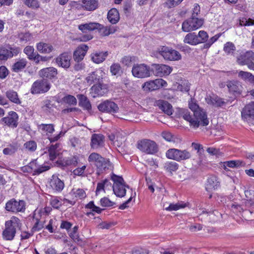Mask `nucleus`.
<instances>
[{"label":"nucleus","mask_w":254,"mask_h":254,"mask_svg":"<svg viewBox=\"0 0 254 254\" xmlns=\"http://www.w3.org/2000/svg\"><path fill=\"white\" fill-rule=\"evenodd\" d=\"M105 137L100 133H94L91 137L90 146L93 149L102 148L104 145Z\"/></svg>","instance_id":"obj_17"},{"label":"nucleus","mask_w":254,"mask_h":254,"mask_svg":"<svg viewBox=\"0 0 254 254\" xmlns=\"http://www.w3.org/2000/svg\"><path fill=\"white\" fill-rule=\"evenodd\" d=\"M112 168L113 167L110 161L103 157V160H101L96 166L97 173L99 175L108 170H112Z\"/></svg>","instance_id":"obj_23"},{"label":"nucleus","mask_w":254,"mask_h":254,"mask_svg":"<svg viewBox=\"0 0 254 254\" xmlns=\"http://www.w3.org/2000/svg\"><path fill=\"white\" fill-rule=\"evenodd\" d=\"M175 90L187 92L190 90V84L187 80H183L181 83L176 82L173 85Z\"/></svg>","instance_id":"obj_36"},{"label":"nucleus","mask_w":254,"mask_h":254,"mask_svg":"<svg viewBox=\"0 0 254 254\" xmlns=\"http://www.w3.org/2000/svg\"><path fill=\"white\" fill-rule=\"evenodd\" d=\"M5 209L6 211L13 213L23 212L25 210V202L22 200L17 201L12 198L6 203Z\"/></svg>","instance_id":"obj_10"},{"label":"nucleus","mask_w":254,"mask_h":254,"mask_svg":"<svg viewBox=\"0 0 254 254\" xmlns=\"http://www.w3.org/2000/svg\"><path fill=\"white\" fill-rule=\"evenodd\" d=\"M24 3L27 6L33 8L39 7L38 0H24Z\"/></svg>","instance_id":"obj_64"},{"label":"nucleus","mask_w":254,"mask_h":254,"mask_svg":"<svg viewBox=\"0 0 254 254\" xmlns=\"http://www.w3.org/2000/svg\"><path fill=\"white\" fill-rule=\"evenodd\" d=\"M198 40L196 33L195 32H190L185 36L183 41L186 44L191 46H195L199 44Z\"/></svg>","instance_id":"obj_31"},{"label":"nucleus","mask_w":254,"mask_h":254,"mask_svg":"<svg viewBox=\"0 0 254 254\" xmlns=\"http://www.w3.org/2000/svg\"><path fill=\"white\" fill-rule=\"evenodd\" d=\"M101 35L103 36H106L109 35L110 34H112L115 32L114 29L108 26H104L101 24L100 28L97 29Z\"/></svg>","instance_id":"obj_50"},{"label":"nucleus","mask_w":254,"mask_h":254,"mask_svg":"<svg viewBox=\"0 0 254 254\" xmlns=\"http://www.w3.org/2000/svg\"><path fill=\"white\" fill-rule=\"evenodd\" d=\"M252 74L251 72L241 70L238 72V77L243 80L249 82Z\"/></svg>","instance_id":"obj_62"},{"label":"nucleus","mask_w":254,"mask_h":254,"mask_svg":"<svg viewBox=\"0 0 254 254\" xmlns=\"http://www.w3.org/2000/svg\"><path fill=\"white\" fill-rule=\"evenodd\" d=\"M57 69L54 67L43 68L39 71V74L41 77L49 79L54 78L57 76Z\"/></svg>","instance_id":"obj_27"},{"label":"nucleus","mask_w":254,"mask_h":254,"mask_svg":"<svg viewBox=\"0 0 254 254\" xmlns=\"http://www.w3.org/2000/svg\"><path fill=\"white\" fill-rule=\"evenodd\" d=\"M98 109L102 112L114 114L118 112L119 108L115 102L107 100L98 106Z\"/></svg>","instance_id":"obj_14"},{"label":"nucleus","mask_w":254,"mask_h":254,"mask_svg":"<svg viewBox=\"0 0 254 254\" xmlns=\"http://www.w3.org/2000/svg\"><path fill=\"white\" fill-rule=\"evenodd\" d=\"M60 145V143H56L54 145H51L49 147L48 152L49 154V158L51 160H55L59 155V150L58 148L59 147Z\"/></svg>","instance_id":"obj_37"},{"label":"nucleus","mask_w":254,"mask_h":254,"mask_svg":"<svg viewBox=\"0 0 254 254\" xmlns=\"http://www.w3.org/2000/svg\"><path fill=\"white\" fill-rule=\"evenodd\" d=\"M103 72L101 70H96L90 73L86 78L87 82L89 84H97L102 82Z\"/></svg>","instance_id":"obj_20"},{"label":"nucleus","mask_w":254,"mask_h":254,"mask_svg":"<svg viewBox=\"0 0 254 254\" xmlns=\"http://www.w3.org/2000/svg\"><path fill=\"white\" fill-rule=\"evenodd\" d=\"M78 226H74L72 231L69 233V235L70 237L73 240V241L77 243L78 244H81L82 243V240L79 238L78 234L77 233Z\"/></svg>","instance_id":"obj_42"},{"label":"nucleus","mask_w":254,"mask_h":254,"mask_svg":"<svg viewBox=\"0 0 254 254\" xmlns=\"http://www.w3.org/2000/svg\"><path fill=\"white\" fill-rule=\"evenodd\" d=\"M49 185L54 191L58 192H61L64 187V181L56 175L52 176Z\"/></svg>","instance_id":"obj_19"},{"label":"nucleus","mask_w":254,"mask_h":254,"mask_svg":"<svg viewBox=\"0 0 254 254\" xmlns=\"http://www.w3.org/2000/svg\"><path fill=\"white\" fill-rule=\"evenodd\" d=\"M55 60L59 66L67 69L70 65L71 56L68 53L64 52L60 54Z\"/></svg>","instance_id":"obj_18"},{"label":"nucleus","mask_w":254,"mask_h":254,"mask_svg":"<svg viewBox=\"0 0 254 254\" xmlns=\"http://www.w3.org/2000/svg\"><path fill=\"white\" fill-rule=\"evenodd\" d=\"M111 180L114 182L113 190L115 194L119 197H123L126 194V188H129L122 177L112 174Z\"/></svg>","instance_id":"obj_3"},{"label":"nucleus","mask_w":254,"mask_h":254,"mask_svg":"<svg viewBox=\"0 0 254 254\" xmlns=\"http://www.w3.org/2000/svg\"><path fill=\"white\" fill-rule=\"evenodd\" d=\"M151 71L150 67L144 64H134L131 70L132 75L138 78L150 77Z\"/></svg>","instance_id":"obj_7"},{"label":"nucleus","mask_w":254,"mask_h":254,"mask_svg":"<svg viewBox=\"0 0 254 254\" xmlns=\"http://www.w3.org/2000/svg\"><path fill=\"white\" fill-rule=\"evenodd\" d=\"M33 218L35 219L36 221L31 230L33 232L38 231L41 230L44 227L43 223L40 221L39 217L38 216H36V213L34 214Z\"/></svg>","instance_id":"obj_54"},{"label":"nucleus","mask_w":254,"mask_h":254,"mask_svg":"<svg viewBox=\"0 0 254 254\" xmlns=\"http://www.w3.org/2000/svg\"><path fill=\"white\" fill-rule=\"evenodd\" d=\"M110 71L112 75H120L123 72L122 67L118 63H114L110 66Z\"/></svg>","instance_id":"obj_53"},{"label":"nucleus","mask_w":254,"mask_h":254,"mask_svg":"<svg viewBox=\"0 0 254 254\" xmlns=\"http://www.w3.org/2000/svg\"><path fill=\"white\" fill-rule=\"evenodd\" d=\"M155 105L162 111L165 114L168 115H171L173 114V107L171 104L168 102L163 100H159L156 101Z\"/></svg>","instance_id":"obj_24"},{"label":"nucleus","mask_w":254,"mask_h":254,"mask_svg":"<svg viewBox=\"0 0 254 254\" xmlns=\"http://www.w3.org/2000/svg\"><path fill=\"white\" fill-rule=\"evenodd\" d=\"M135 60V57L125 56L121 60V62L123 64L127 66H130L132 61Z\"/></svg>","instance_id":"obj_61"},{"label":"nucleus","mask_w":254,"mask_h":254,"mask_svg":"<svg viewBox=\"0 0 254 254\" xmlns=\"http://www.w3.org/2000/svg\"><path fill=\"white\" fill-rule=\"evenodd\" d=\"M35 49L33 46H27L23 50L24 53L26 55L27 58L30 60V58L36 53L34 52Z\"/></svg>","instance_id":"obj_58"},{"label":"nucleus","mask_w":254,"mask_h":254,"mask_svg":"<svg viewBox=\"0 0 254 254\" xmlns=\"http://www.w3.org/2000/svg\"><path fill=\"white\" fill-rule=\"evenodd\" d=\"M137 148L147 154H153L158 151V146L156 142L149 139H143L138 142Z\"/></svg>","instance_id":"obj_8"},{"label":"nucleus","mask_w":254,"mask_h":254,"mask_svg":"<svg viewBox=\"0 0 254 254\" xmlns=\"http://www.w3.org/2000/svg\"><path fill=\"white\" fill-rule=\"evenodd\" d=\"M18 38L21 42L26 43L32 41L33 37L29 32L20 33L18 34Z\"/></svg>","instance_id":"obj_55"},{"label":"nucleus","mask_w":254,"mask_h":254,"mask_svg":"<svg viewBox=\"0 0 254 254\" xmlns=\"http://www.w3.org/2000/svg\"><path fill=\"white\" fill-rule=\"evenodd\" d=\"M186 206V204L182 202H178L177 203H170L168 207L166 208V210L168 211H176L180 208H184Z\"/></svg>","instance_id":"obj_56"},{"label":"nucleus","mask_w":254,"mask_h":254,"mask_svg":"<svg viewBox=\"0 0 254 254\" xmlns=\"http://www.w3.org/2000/svg\"><path fill=\"white\" fill-rule=\"evenodd\" d=\"M178 161L185 160L190 159L191 157L190 153L187 150H179L177 149Z\"/></svg>","instance_id":"obj_48"},{"label":"nucleus","mask_w":254,"mask_h":254,"mask_svg":"<svg viewBox=\"0 0 254 254\" xmlns=\"http://www.w3.org/2000/svg\"><path fill=\"white\" fill-rule=\"evenodd\" d=\"M242 119L248 123L254 125V102H251L243 109Z\"/></svg>","instance_id":"obj_13"},{"label":"nucleus","mask_w":254,"mask_h":254,"mask_svg":"<svg viewBox=\"0 0 254 254\" xmlns=\"http://www.w3.org/2000/svg\"><path fill=\"white\" fill-rule=\"evenodd\" d=\"M103 157L99 154L93 152L89 155L88 158V161L89 163L94 164L96 167L99 162L101 160H103Z\"/></svg>","instance_id":"obj_40"},{"label":"nucleus","mask_w":254,"mask_h":254,"mask_svg":"<svg viewBox=\"0 0 254 254\" xmlns=\"http://www.w3.org/2000/svg\"><path fill=\"white\" fill-rule=\"evenodd\" d=\"M225 166L230 168H239L245 167L246 165V163L241 160H231L224 162Z\"/></svg>","instance_id":"obj_39"},{"label":"nucleus","mask_w":254,"mask_h":254,"mask_svg":"<svg viewBox=\"0 0 254 254\" xmlns=\"http://www.w3.org/2000/svg\"><path fill=\"white\" fill-rule=\"evenodd\" d=\"M21 225L20 220L15 216H12L9 220L5 223V229L2 232V238L6 241L12 240L15 235L17 229H20Z\"/></svg>","instance_id":"obj_2"},{"label":"nucleus","mask_w":254,"mask_h":254,"mask_svg":"<svg viewBox=\"0 0 254 254\" xmlns=\"http://www.w3.org/2000/svg\"><path fill=\"white\" fill-rule=\"evenodd\" d=\"M51 88L48 80L43 78L35 81L31 88V93L33 94H42L47 92Z\"/></svg>","instance_id":"obj_9"},{"label":"nucleus","mask_w":254,"mask_h":254,"mask_svg":"<svg viewBox=\"0 0 254 254\" xmlns=\"http://www.w3.org/2000/svg\"><path fill=\"white\" fill-rule=\"evenodd\" d=\"M108 53L95 52L91 55L92 61L96 64H100L104 61L108 56Z\"/></svg>","instance_id":"obj_32"},{"label":"nucleus","mask_w":254,"mask_h":254,"mask_svg":"<svg viewBox=\"0 0 254 254\" xmlns=\"http://www.w3.org/2000/svg\"><path fill=\"white\" fill-rule=\"evenodd\" d=\"M218 186L219 183L215 176H211L208 178L205 187L207 191H209L212 190H215Z\"/></svg>","instance_id":"obj_35"},{"label":"nucleus","mask_w":254,"mask_h":254,"mask_svg":"<svg viewBox=\"0 0 254 254\" xmlns=\"http://www.w3.org/2000/svg\"><path fill=\"white\" fill-rule=\"evenodd\" d=\"M237 62L239 64L247 65L250 69L254 70V52L247 51L237 58Z\"/></svg>","instance_id":"obj_12"},{"label":"nucleus","mask_w":254,"mask_h":254,"mask_svg":"<svg viewBox=\"0 0 254 254\" xmlns=\"http://www.w3.org/2000/svg\"><path fill=\"white\" fill-rule=\"evenodd\" d=\"M167 158L178 161L177 149L171 148L167 151L166 153Z\"/></svg>","instance_id":"obj_52"},{"label":"nucleus","mask_w":254,"mask_h":254,"mask_svg":"<svg viewBox=\"0 0 254 254\" xmlns=\"http://www.w3.org/2000/svg\"><path fill=\"white\" fill-rule=\"evenodd\" d=\"M208 103L217 107H221L225 104L224 100L218 96L211 97Z\"/></svg>","instance_id":"obj_51"},{"label":"nucleus","mask_w":254,"mask_h":254,"mask_svg":"<svg viewBox=\"0 0 254 254\" xmlns=\"http://www.w3.org/2000/svg\"><path fill=\"white\" fill-rule=\"evenodd\" d=\"M36 48L37 50L42 54H49L54 49L51 44L42 42L37 43Z\"/></svg>","instance_id":"obj_30"},{"label":"nucleus","mask_w":254,"mask_h":254,"mask_svg":"<svg viewBox=\"0 0 254 254\" xmlns=\"http://www.w3.org/2000/svg\"><path fill=\"white\" fill-rule=\"evenodd\" d=\"M108 20L112 24H116L120 19L119 13L117 9L112 8L108 13Z\"/></svg>","instance_id":"obj_34"},{"label":"nucleus","mask_w":254,"mask_h":254,"mask_svg":"<svg viewBox=\"0 0 254 254\" xmlns=\"http://www.w3.org/2000/svg\"><path fill=\"white\" fill-rule=\"evenodd\" d=\"M6 97L12 102L20 104L21 101L18 98V94L16 92L13 90H8L6 92Z\"/></svg>","instance_id":"obj_38"},{"label":"nucleus","mask_w":254,"mask_h":254,"mask_svg":"<svg viewBox=\"0 0 254 254\" xmlns=\"http://www.w3.org/2000/svg\"><path fill=\"white\" fill-rule=\"evenodd\" d=\"M157 79L150 80L144 83L143 88L144 90L153 91L159 89Z\"/></svg>","instance_id":"obj_46"},{"label":"nucleus","mask_w":254,"mask_h":254,"mask_svg":"<svg viewBox=\"0 0 254 254\" xmlns=\"http://www.w3.org/2000/svg\"><path fill=\"white\" fill-rule=\"evenodd\" d=\"M82 2L84 9L88 11H93L98 6V2L96 0H82Z\"/></svg>","instance_id":"obj_33"},{"label":"nucleus","mask_w":254,"mask_h":254,"mask_svg":"<svg viewBox=\"0 0 254 254\" xmlns=\"http://www.w3.org/2000/svg\"><path fill=\"white\" fill-rule=\"evenodd\" d=\"M18 146L17 144L13 143L7 145V147L4 148L3 153L4 155H11L14 154L18 149Z\"/></svg>","instance_id":"obj_45"},{"label":"nucleus","mask_w":254,"mask_h":254,"mask_svg":"<svg viewBox=\"0 0 254 254\" xmlns=\"http://www.w3.org/2000/svg\"><path fill=\"white\" fill-rule=\"evenodd\" d=\"M223 50L228 55H233L236 50V47L232 42H228L224 45Z\"/></svg>","instance_id":"obj_43"},{"label":"nucleus","mask_w":254,"mask_h":254,"mask_svg":"<svg viewBox=\"0 0 254 254\" xmlns=\"http://www.w3.org/2000/svg\"><path fill=\"white\" fill-rule=\"evenodd\" d=\"M157 51L165 60L176 61L182 59V56L178 51L168 47H161Z\"/></svg>","instance_id":"obj_5"},{"label":"nucleus","mask_w":254,"mask_h":254,"mask_svg":"<svg viewBox=\"0 0 254 254\" xmlns=\"http://www.w3.org/2000/svg\"><path fill=\"white\" fill-rule=\"evenodd\" d=\"M115 202L112 201L106 197H104L100 199V204L102 207H111L115 205Z\"/></svg>","instance_id":"obj_59"},{"label":"nucleus","mask_w":254,"mask_h":254,"mask_svg":"<svg viewBox=\"0 0 254 254\" xmlns=\"http://www.w3.org/2000/svg\"><path fill=\"white\" fill-rule=\"evenodd\" d=\"M73 196L76 199H82L86 197V194L84 190L82 189H78L76 190L73 189L71 190Z\"/></svg>","instance_id":"obj_49"},{"label":"nucleus","mask_w":254,"mask_h":254,"mask_svg":"<svg viewBox=\"0 0 254 254\" xmlns=\"http://www.w3.org/2000/svg\"><path fill=\"white\" fill-rule=\"evenodd\" d=\"M152 66L156 75L160 77L169 74L172 71L171 67L165 64H154Z\"/></svg>","instance_id":"obj_22"},{"label":"nucleus","mask_w":254,"mask_h":254,"mask_svg":"<svg viewBox=\"0 0 254 254\" xmlns=\"http://www.w3.org/2000/svg\"><path fill=\"white\" fill-rule=\"evenodd\" d=\"M226 85L230 94L238 95L242 93L243 86L239 81L236 80H228L226 82Z\"/></svg>","instance_id":"obj_16"},{"label":"nucleus","mask_w":254,"mask_h":254,"mask_svg":"<svg viewBox=\"0 0 254 254\" xmlns=\"http://www.w3.org/2000/svg\"><path fill=\"white\" fill-rule=\"evenodd\" d=\"M189 108L193 112V117L190 115L187 109H182L181 114L183 118L190 123V126L196 128L200 125L206 126L209 124V120L207 114L202 109H200L198 105L192 101L189 102Z\"/></svg>","instance_id":"obj_1"},{"label":"nucleus","mask_w":254,"mask_h":254,"mask_svg":"<svg viewBox=\"0 0 254 254\" xmlns=\"http://www.w3.org/2000/svg\"><path fill=\"white\" fill-rule=\"evenodd\" d=\"M24 147L29 151L34 152L37 148V144L33 140L27 141L24 144Z\"/></svg>","instance_id":"obj_57"},{"label":"nucleus","mask_w":254,"mask_h":254,"mask_svg":"<svg viewBox=\"0 0 254 254\" xmlns=\"http://www.w3.org/2000/svg\"><path fill=\"white\" fill-rule=\"evenodd\" d=\"M203 23V18L191 16L183 22L182 29L184 32L193 31L201 27Z\"/></svg>","instance_id":"obj_6"},{"label":"nucleus","mask_w":254,"mask_h":254,"mask_svg":"<svg viewBox=\"0 0 254 254\" xmlns=\"http://www.w3.org/2000/svg\"><path fill=\"white\" fill-rule=\"evenodd\" d=\"M21 51V49L17 47L5 46L0 47V58L2 61H6L13 57L17 56Z\"/></svg>","instance_id":"obj_11"},{"label":"nucleus","mask_w":254,"mask_h":254,"mask_svg":"<svg viewBox=\"0 0 254 254\" xmlns=\"http://www.w3.org/2000/svg\"><path fill=\"white\" fill-rule=\"evenodd\" d=\"M196 35L199 40V44L205 42L207 40L208 38L207 33L203 30L199 31L198 34H196Z\"/></svg>","instance_id":"obj_60"},{"label":"nucleus","mask_w":254,"mask_h":254,"mask_svg":"<svg viewBox=\"0 0 254 254\" xmlns=\"http://www.w3.org/2000/svg\"><path fill=\"white\" fill-rule=\"evenodd\" d=\"M78 164V157L76 156H72L64 159L63 164L65 166H76Z\"/></svg>","instance_id":"obj_47"},{"label":"nucleus","mask_w":254,"mask_h":254,"mask_svg":"<svg viewBox=\"0 0 254 254\" xmlns=\"http://www.w3.org/2000/svg\"><path fill=\"white\" fill-rule=\"evenodd\" d=\"M62 102L68 105L71 106H75L77 104V100L76 98L71 95H65L62 99Z\"/></svg>","instance_id":"obj_41"},{"label":"nucleus","mask_w":254,"mask_h":254,"mask_svg":"<svg viewBox=\"0 0 254 254\" xmlns=\"http://www.w3.org/2000/svg\"><path fill=\"white\" fill-rule=\"evenodd\" d=\"M38 129L41 131L42 134H45L50 142H54L58 141L62 136H64V133L60 131L56 135L52 136V134L55 131V126L53 124H42L38 126Z\"/></svg>","instance_id":"obj_4"},{"label":"nucleus","mask_w":254,"mask_h":254,"mask_svg":"<svg viewBox=\"0 0 254 254\" xmlns=\"http://www.w3.org/2000/svg\"><path fill=\"white\" fill-rule=\"evenodd\" d=\"M179 168V165L178 163L175 162H167L165 163L164 165V168L166 171L169 172L171 174L173 172L176 171Z\"/></svg>","instance_id":"obj_44"},{"label":"nucleus","mask_w":254,"mask_h":254,"mask_svg":"<svg viewBox=\"0 0 254 254\" xmlns=\"http://www.w3.org/2000/svg\"><path fill=\"white\" fill-rule=\"evenodd\" d=\"M101 24L97 22H89L78 25V29L83 33H86L87 31H93L100 28Z\"/></svg>","instance_id":"obj_29"},{"label":"nucleus","mask_w":254,"mask_h":254,"mask_svg":"<svg viewBox=\"0 0 254 254\" xmlns=\"http://www.w3.org/2000/svg\"><path fill=\"white\" fill-rule=\"evenodd\" d=\"M18 116L17 114L13 111L9 112L8 115L4 118H2L0 122L2 125H4L7 127L14 128L18 126Z\"/></svg>","instance_id":"obj_15"},{"label":"nucleus","mask_w":254,"mask_h":254,"mask_svg":"<svg viewBox=\"0 0 254 254\" xmlns=\"http://www.w3.org/2000/svg\"><path fill=\"white\" fill-rule=\"evenodd\" d=\"M50 168V166L47 164L44 163L42 165L39 164L37 171L36 172L35 175H39L40 174L49 170Z\"/></svg>","instance_id":"obj_63"},{"label":"nucleus","mask_w":254,"mask_h":254,"mask_svg":"<svg viewBox=\"0 0 254 254\" xmlns=\"http://www.w3.org/2000/svg\"><path fill=\"white\" fill-rule=\"evenodd\" d=\"M91 90L92 93L95 94L93 96L94 97L96 96H102L107 92L106 85L103 84L101 82L94 84L91 87Z\"/></svg>","instance_id":"obj_28"},{"label":"nucleus","mask_w":254,"mask_h":254,"mask_svg":"<svg viewBox=\"0 0 254 254\" xmlns=\"http://www.w3.org/2000/svg\"><path fill=\"white\" fill-rule=\"evenodd\" d=\"M89 48L86 45L79 46L73 53V59L76 62H80L84 59Z\"/></svg>","instance_id":"obj_21"},{"label":"nucleus","mask_w":254,"mask_h":254,"mask_svg":"<svg viewBox=\"0 0 254 254\" xmlns=\"http://www.w3.org/2000/svg\"><path fill=\"white\" fill-rule=\"evenodd\" d=\"M77 97L79 100V106L83 110H86L90 113L92 110V106L87 97L83 94H78L77 95Z\"/></svg>","instance_id":"obj_25"},{"label":"nucleus","mask_w":254,"mask_h":254,"mask_svg":"<svg viewBox=\"0 0 254 254\" xmlns=\"http://www.w3.org/2000/svg\"><path fill=\"white\" fill-rule=\"evenodd\" d=\"M28 64L26 59L22 58L17 60L11 66V70L14 72H19L24 69Z\"/></svg>","instance_id":"obj_26"}]
</instances>
